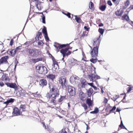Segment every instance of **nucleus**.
<instances>
[{
  "label": "nucleus",
  "instance_id": "nucleus-39",
  "mask_svg": "<svg viewBox=\"0 0 133 133\" xmlns=\"http://www.w3.org/2000/svg\"><path fill=\"white\" fill-rule=\"evenodd\" d=\"M42 60V58H37V59H34V62L36 63L38 62L39 61H41Z\"/></svg>",
  "mask_w": 133,
  "mask_h": 133
},
{
  "label": "nucleus",
  "instance_id": "nucleus-29",
  "mask_svg": "<svg viewBox=\"0 0 133 133\" xmlns=\"http://www.w3.org/2000/svg\"><path fill=\"white\" fill-rule=\"evenodd\" d=\"M124 12V10L123 9H120V10L118 11L117 13V15L118 16H121Z\"/></svg>",
  "mask_w": 133,
  "mask_h": 133
},
{
  "label": "nucleus",
  "instance_id": "nucleus-14",
  "mask_svg": "<svg viewBox=\"0 0 133 133\" xmlns=\"http://www.w3.org/2000/svg\"><path fill=\"white\" fill-rule=\"evenodd\" d=\"M5 84L7 85L8 87L14 88L15 89L17 88V85L15 83H5Z\"/></svg>",
  "mask_w": 133,
  "mask_h": 133
},
{
  "label": "nucleus",
  "instance_id": "nucleus-16",
  "mask_svg": "<svg viewBox=\"0 0 133 133\" xmlns=\"http://www.w3.org/2000/svg\"><path fill=\"white\" fill-rule=\"evenodd\" d=\"M72 47L70 46H69L67 48L64 49H62L60 51L61 52L62 54L63 57H64L65 55V54L66 53L68 50L69 49H71Z\"/></svg>",
  "mask_w": 133,
  "mask_h": 133
},
{
  "label": "nucleus",
  "instance_id": "nucleus-52",
  "mask_svg": "<svg viewBox=\"0 0 133 133\" xmlns=\"http://www.w3.org/2000/svg\"><path fill=\"white\" fill-rule=\"evenodd\" d=\"M61 133H67V132L66 131L65 129H64L62 130Z\"/></svg>",
  "mask_w": 133,
  "mask_h": 133
},
{
  "label": "nucleus",
  "instance_id": "nucleus-20",
  "mask_svg": "<svg viewBox=\"0 0 133 133\" xmlns=\"http://www.w3.org/2000/svg\"><path fill=\"white\" fill-rule=\"evenodd\" d=\"M47 78L49 79L53 80L55 78V76L52 74H49L46 76Z\"/></svg>",
  "mask_w": 133,
  "mask_h": 133
},
{
  "label": "nucleus",
  "instance_id": "nucleus-24",
  "mask_svg": "<svg viewBox=\"0 0 133 133\" xmlns=\"http://www.w3.org/2000/svg\"><path fill=\"white\" fill-rule=\"evenodd\" d=\"M88 95L89 97H90L93 92V90L91 88H90L87 91Z\"/></svg>",
  "mask_w": 133,
  "mask_h": 133
},
{
  "label": "nucleus",
  "instance_id": "nucleus-11",
  "mask_svg": "<svg viewBox=\"0 0 133 133\" xmlns=\"http://www.w3.org/2000/svg\"><path fill=\"white\" fill-rule=\"evenodd\" d=\"M49 87L52 92L58 90V89L56 86L51 83L49 84Z\"/></svg>",
  "mask_w": 133,
  "mask_h": 133
},
{
  "label": "nucleus",
  "instance_id": "nucleus-10",
  "mask_svg": "<svg viewBox=\"0 0 133 133\" xmlns=\"http://www.w3.org/2000/svg\"><path fill=\"white\" fill-rule=\"evenodd\" d=\"M77 60L73 58H71L68 59V63L71 65L73 66L77 63Z\"/></svg>",
  "mask_w": 133,
  "mask_h": 133
},
{
  "label": "nucleus",
  "instance_id": "nucleus-9",
  "mask_svg": "<svg viewBox=\"0 0 133 133\" xmlns=\"http://www.w3.org/2000/svg\"><path fill=\"white\" fill-rule=\"evenodd\" d=\"M9 58L8 56H5L2 57L0 59V64H6L8 63L7 59Z\"/></svg>",
  "mask_w": 133,
  "mask_h": 133
},
{
  "label": "nucleus",
  "instance_id": "nucleus-43",
  "mask_svg": "<svg viewBox=\"0 0 133 133\" xmlns=\"http://www.w3.org/2000/svg\"><path fill=\"white\" fill-rule=\"evenodd\" d=\"M38 44L39 45L42 46L44 44V43L42 41H39L38 42Z\"/></svg>",
  "mask_w": 133,
  "mask_h": 133
},
{
  "label": "nucleus",
  "instance_id": "nucleus-63",
  "mask_svg": "<svg viewBox=\"0 0 133 133\" xmlns=\"http://www.w3.org/2000/svg\"><path fill=\"white\" fill-rule=\"evenodd\" d=\"M92 87H93L95 90H97V87L94 85L92 86Z\"/></svg>",
  "mask_w": 133,
  "mask_h": 133
},
{
  "label": "nucleus",
  "instance_id": "nucleus-13",
  "mask_svg": "<svg viewBox=\"0 0 133 133\" xmlns=\"http://www.w3.org/2000/svg\"><path fill=\"white\" fill-rule=\"evenodd\" d=\"M54 46L57 49V50L58 51V50L61 48L66 46L65 44H62L60 45L58 43H55L54 45Z\"/></svg>",
  "mask_w": 133,
  "mask_h": 133
},
{
  "label": "nucleus",
  "instance_id": "nucleus-3",
  "mask_svg": "<svg viewBox=\"0 0 133 133\" xmlns=\"http://www.w3.org/2000/svg\"><path fill=\"white\" fill-rule=\"evenodd\" d=\"M88 76V79L91 81L92 82H96L97 80L100 78V77L96 75L95 70L92 71L91 74Z\"/></svg>",
  "mask_w": 133,
  "mask_h": 133
},
{
  "label": "nucleus",
  "instance_id": "nucleus-27",
  "mask_svg": "<svg viewBox=\"0 0 133 133\" xmlns=\"http://www.w3.org/2000/svg\"><path fill=\"white\" fill-rule=\"evenodd\" d=\"M42 34L41 32H38V34L37 35L36 37L35 38L36 40H39V38H41V36L42 35Z\"/></svg>",
  "mask_w": 133,
  "mask_h": 133
},
{
  "label": "nucleus",
  "instance_id": "nucleus-40",
  "mask_svg": "<svg viewBox=\"0 0 133 133\" xmlns=\"http://www.w3.org/2000/svg\"><path fill=\"white\" fill-rule=\"evenodd\" d=\"M98 31L101 34H103L104 32V30L103 29L99 28L98 29Z\"/></svg>",
  "mask_w": 133,
  "mask_h": 133
},
{
  "label": "nucleus",
  "instance_id": "nucleus-1",
  "mask_svg": "<svg viewBox=\"0 0 133 133\" xmlns=\"http://www.w3.org/2000/svg\"><path fill=\"white\" fill-rule=\"evenodd\" d=\"M26 52L29 56L36 57L39 54L40 51L35 48H29L27 50Z\"/></svg>",
  "mask_w": 133,
  "mask_h": 133
},
{
  "label": "nucleus",
  "instance_id": "nucleus-22",
  "mask_svg": "<svg viewBox=\"0 0 133 133\" xmlns=\"http://www.w3.org/2000/svg\"><path fill=\"white\" fill-rule=\"evenodd\" d=\"M1 79L2 81H9V78L8 76L5 74H3L1 78Z\"/></svg>",
  "mask_w": 133,
  "mask_h": 133
},
{
  "label": "nucleus",
  "instance_id": "nucleus-25",
  "mask_svg": "<svg viewBox=\"0 0 133 133\" xmlns=\"http://www.w3.org/2000/svg\"><path fill=\"white\" fill-rule=\"evenodd\" d=\"M89 107L91 106L92 101L90 98H88L86 101Z\"/></svg>",
  "mask_w": 133,
  "mask_h": 133
},
{
  "label": "nucleus",
  "instance_id": "nucleus-33",
  "mask_svg": "<svg viewBox=\"0 0 133 133\" xmlns=\"http://www.w3.org/2000/svg\"><path fill=\"white\" fill-rule=\"evenodd\" d=\"M99 112V110L98 108H96L95 110L91 112L90 113L91 114H96L97 113Z\"/></svg>",
  "mask_w": 133,
  "mask_h": 133
},
{
  "label": "nucleus",
  "instance_id": "nucleus-57",
  "mask_svg": "<svg viewBox=\"0 0 133 133\" xmlns=\"http://www.w3.org/2000/svg\"><path fill=\"white\" fill-rule=\"evenodd\" d=\"M88 85H90L92 87V86H93V83H88Z\"/></svg>",
  "mask_w": 133,
  "mask_h": 133
},
{
  "label": "nucleus",
  "instance_id": "nucleus-34",
  "mask_svg": "<svg viewBox=\"0 0 133 133\" xmlns=\"http://www.w3.org/2000/svg\"><path fill=\"white\" fill-rule=\"evenodd\" d=\"M81 84L82 87L83 88L84 87L85 85L86 84V81L85 79H83L81 81Z\"/></svg>",
  "mask_w": 133,
  "mask_h": 133
},
{
  "label": "nucleus",
  "instance_id": "nucleus-5",
  "mask_svg": "<svg viewBox=\"0 0 133 133\" xmlns=\"http://www.w3.org/2000/svg\"><path fill=\"white\" fill-rule=\"evenodd\" d=\"M97 43V45L96 46L94 47L92 50L91 51L90 54L91 56L92 57H95L98 54V45L99 43L97 41L96 42Z\"/></svg>",
  "mask_w": 133,
  "mask_h": 133
},
{
  "label": "nucleus",
  "instance_id": "nucleus-45",
  "mask_svg": "<svg viewBox=\"0 0 133 133\" xmlns=\"http://www.w3.org/2000/svg\"><path fill=\"white\" fill-rule=\"evenodd\" d=\"M91 62L93 63H95L96 62L97 60L96 59L92 58L90 60Z\"/></svg>",
  "mask_w": 133,
  "mask_h": 133
},
{
  "label": "nucleus",
  "instance_id": "nucleus-47",
  "mask_svg": "<svg viewBox=\"0 0 133 133\" xmlns=\"http://www.w3.org/2000/svg\"><path fill=\"white\" fill-rule=\"evenodd\" d=\"M44 37L45 38V39L47 41H48L49 40V38L48 36V34H45L44 35Z\"/></svg>",
  "mask_w": 133,
  "mask_h": 133
},
{
  "label": "nucleus",
  "instance_id": "nucleus-51",
  "mask_svg": "<svg viewBox=\"0 0 133 133\" xmlns=\"http://www.w3.org/2000/svg\"><path fill=\"white\" fill-rule=\"evenodd\" d=\"M127 92H128L132 90V88L131 87H129L127 88Z\"/></svg>",
  "mask_w": 133,
  "mask_h": 133
},
{
  "label": "nucleus",
  "instance_id": "nucleus-55",
  "mask_svg": "<svg viewBox=\"0 0 133 133\" xmlns=\"http://www.w3.org/2000/svg\"><path fill=\"white\" fill-rule=\"evenodd\" d=\"M13 43H14L13 40V39L11 40L10 42V45L12 46L13 45Z\"/></svg>",
  "mask_w": 133,
  "mask_h": 133
},
{
  "label": "nucleus",
  "instance_id": "nucleus-41",
  "mask_svg": "<svg viewBox=\"0 0 133 133\" xmlns=\"http://www.w3.org/2000/svg\"><path fill=\"white\" fill-rule=\"evenodd\" d=\"M119 126L121 128H122L125 129H127L123 125L122 122V121H121V124Z\"/></svg>",
  "mask_w": 133,
  "mask_h": 133
},
{
  "label": "nucleus",
  "instance_id": "nucleus-6",
  "mask_svg": "<svg viewBox=\"0 0 133 133\" xmlns=\"http://www.w3.org/2000/svg\"><path fill=\"white\" fill-rule=\"evenodd\" d=\"M70 83L73 85L77 84L80 80L79 78L76 76H71L70 78Z\"/></svg>",
  "mask_w": 133,
  "mask_h": 133
},
{
  "label": "nucleus",
  "instance_id": "nucleus-30",
  "mask_svg": "<svg viewBox=\"0 0 133 133\" xmlns=\"http://www.w3.org/2000/svg\"><path fill=\"white\" fill-rule=\"evenodd\" d=\"M89 8L91 10H93L94 9V4L91 2H90L89 4Z\"/></svg>",
  "mask_w": 133,
  "mask_h": 133
},
{
  "label": "nucleus",
  "instance_id": "nucleus-37",
  "mask_svg": "<svg viewBox=\"0 0 133 133\" xmlns=\"http://www.w3.org/2000/svg\"><path fill=\"white\" fill-rule=\"evenodd\" d=\"M42 32L44 35L47 34L46 28L45 27L42 29Z\"/></svg>",
  "mask_w": 133,
  "mask_h": 133
},
{
  "label": "nucleus",
  "instance_id": "nucleus-46",
  "mask_svg": "<svg viewBox=\"0 0 133 133\" xmlns=\"http://www.w3.org/2000/svg\"><path fill=\"white\" fill-rule=\"evenodd\" d=\"M63 13L67 16L69 18L71 17L70 16V14L68 12L67 14H66L64 12H63Z\"/></svg>",
  "mask_w": 133,
  "mask_h": 133
},
{
  "label": "nucleus",
  "instance_id": "nucleus-32",
  "mask_svg": "<svg viewBox=\"0 0 133 133\" xmlns=\"http://www.w3.org/2000/svg\"><path fill=\"white\" fill-rule=\"evenodd\" d=\"M106 7V5H103L99 7V9L101 11H103L105 10Z\"/></svg>",
  "mask_w": 133,
  "mask_h": 133
},
{
  "label": "nucleus",
  "instance_id": "nucleus-42",
  "mask_svg": "<svg viewBox=\"0 0 133 133\" xmlns=\"http://www.w3.org/2000/svg\"><path fill=\"white\" fill-rule=\"evenodd\" d=\"M82 106L84 108L85 110H86L87 108V105L85 103H82Z\"/></svg>",
  "mask_w": 133,
  "mask_h": 133
},
{
  "label": "nucleus",
  "instance_id": "nucleus-64",
  "mask_svg": "<svg viewBox=\"0 0 133 133\" xmlns=\"http://www.w3.org/2000/svg\"><path fill=\"white\" fill-rule=\"evenodd\" d=\"M121 110V109L120 108H117V112H119Z\"/></svg>",
  "mask_w": 133,
  "mask_h": 133
},
{
  "label": "nucleus",
  "instance_id": "nucleus-48",
  "mask_svg": "<svg viewBox=\"0 0 133 133\" xmlns=\"http://www.w3.org/2000/svg\"><path fill=\"white\" fill-rule=\"evenodd\" d=\"M42 22L43 23L45 24V16H43L42 18Z\"/></svg>",
  "mask_w": 133,
  "mask_h": 133
},
{
  "label": "nucleus",
  "instance_id": "nucleus-19",
  "mask_svg": "<svg viewBox=\"0 0 133 133\" xmlns=\"http://www.w3.org/2000/svg\"><path fill=\"white\" fill-rule=\"evenodd\" d=\"M39 83L41 86H43L46 85L47 82L46 80L44 79H42L40 80Z\"/></svg>",
  "mask_w": 133,
  "mask_h": 133
},
{
  "label": "nucleus",
  "instance_id": "nucleus-28",
  "mask_svg": "<svg viewBox=\"0 0 133 133\" xmlns=\"http://www.w3.org/2000/svg\"><path fill=\"white\" fill-rule=\"evenodd\" d=\"M101 36V35H100L99 37V38H97V40L95 41H94V43H93V45L95 46V47L97 45V43H96L98 41V42L99 44L98 45V46L99 45V39L100 38V37Z\"/></svg>",
  "mask_w": 133,
  "mask_h": 133
},
{
  "label": "nucleus",
  "instance_id": "nucleus-7",
  "mask_svg": "<svg viewBox=\"0 0 133 133\" xmlns=\"http://www.w3.org/2000/svg\"><path fill=\"white\" fill-rule=\"evenodd\" d=\"M68 91L71 96H74L75 95L76 89L75 88L70 86H69L68 87Z\"/></svg>",
  "mask_w": 133,
  "mask_h": 133
},
{
  "label": "nucleus",
  "instance_id": "nucleus-36",
  "mask_svg": "<svg viewBox=\"0 0 133 133\" xmlns=\"http://www.w3.org/2000/svg\"><path fill=\"white\" fill-rule=\"evenodd\" d=\"M86 32V31L83 32V34L81 35L80 37L81 38H84L85 36H87L88 35L87 34H85Z\"/></svg>",
  "mask_w": 133,
  "mask_h": 133
},
{
  "label": "nucleus",
  "instance_id": "nucleus-53",
  "mask_svg": "<svg viewBox=\"0 0 133 133\" xmlns=\"http://www.w3.org/2000/svg\"><path fill=\"white\" fill-rule=\"evenodd\" d=\"M108 4L110 6H111L112 5V4L110 0H109L108 1Z\"/></svg>",
  "mask_w": 133,
  "mask_h": 133
},
{
  "label": "nucleus",
  "instance_id": "nucleus-60",
  "mask_svg": "<svg viewBox=\"0 0 133 133\" xmlns=\"http://www.w3.org/2000/svg\"><path fill=\"white\" fill-rule=\"evenodd\" d=\"M42 124L43 127L45 128V129H46V128L45 123L44 122H42Z\"/></svg>",
  "mask_w": 133,
  "mask_h": 133
},
{
  "label": "nucleus",
  "instance_id": "nucleus-23",
  "mask_svg": "<svg viewBox=\"0 0 133 133\" xmlns=\"http://www.w3.org/2000/svg\"><path fill=\"white\" fill-rule=\"evenodd\" d=\"M14 99L12 98H10V99H8L4 103V104H6V105L7 106L9 103H12L14 102Z\"/></svg>",
  "mask_w": 133,
  "mask_h": 133
},
{
  "label": "nucleus",
  "instance_id": "nucleus-2",
  "mask_svg": "<svg viewBox=\"0 0 133 133\" xmlns=\"http://www.w3.org/2000/svg\"><path fill=\"white\" fill-rule=\"evenodd\" d=\"M51 93V95L48 93L47 94L46 96L48 98L51 99V102L54 103L56 102L55 99L58 97L59 94L58 90L52 92Z\"/></svg>",
  "mask_w": 133,
  "mask_h": 133
},
{
  "label": "nucleus",
  "instance_id": "nucleus-44",
  "mask_svg": "<svg viewBox=\"0 0 133 133\" xmlns=\"http://www.w3.org/2000/svg\"><path fill=\"white\" fill-rule=\"evenodd\" d=\"M21 47L19 46L18 47H17L16 48V49H14V50L15 51V52L16 53L17 51H18L19 50H20L21 49Z\"/></svg>",
  "mask_w": 133,
  "mask_h": 133
},
{
  "label": "nucleus",
  "instance_id": "nucleus-35",
  "mask_svg": "<svg viewBox=\"0 0 133 133\" xmlns=\"http://www.w3.org/2000/svg\"><path fill=\"white\" fill-rule=\"evenodd\" d=\"M76 17L75 18V19L78 23H80L81 21V20L80 18L78 17H77V16H75Z\"/></svg>",
  "mask_w": 133,
  "mask_h": 133
},
{
  "label": "nucleus",
  "instance_id": "nucleus-8",
  "mask_svg": "<svg viewBox=\"0 0 133 133\" xmlns=\"http://www.w3.org/2000/svg\"><path fill=\"white\" fill-rule=\"evenodd\" d=\"M66 79L65 76H62L59 78V83L63 87L66 86Z\"/></svg>",
  "mask_w": 133,
  "mask_h": 133
},
{
  "label": "nucleus",
  "instance_id": "nucleus-18",
  "mask_svg": "<svg viewBox=\"0 0 133 133\" xmlns=\"http://www.w3.org/2000/svg\"><path fill=\"white\" fill-rule=\"evenodd\" d=\"M25 94V92L23 90H21L17 93V96H24Z\"/></svg>",
  "mask_w": 133,
  "mask_h": 133
},
{
  "label": "nucleus",
  "instance_id": "nucleus-26",
  "mask_svg": "<svg viewBox=\"0 0 133 133\" xmlns=\"http://www.w3.org/2000/svg\"><path fill=\"white\" fill-rule=\"evenodd\" d=\"M130 2L129 0H127L125 3V5L123 7V9L126 8L129 5Z\"/></svg>",
  "mask_w": 133,
  "mask_h": 133
},
{
  "label": "nucleus",
  "instance_id": "nucleus-4",
  "mask_svg": "<svg viewBox=\"0 0 133 133\" xmlns=\"http://www.w3.org/2000/svg\"><path fill=\"white\" fill-rule=\"evenodd\" d=\"M36 69L37 71L40 74H45L47 72L46 68L43 66H41L39 65L37 66L36 67Z\"/></svg>",
  "mask_w": 133,
  "mask_h": 133
},
{
  "label": "nucleus",
  "instance_id": "nucleus-31",
  "mask_svg": "<svg viewBox=\"0 0 133 133\" xmlns=\"http://www.w3.org/2000/svg\"><path fill=\"white\" fill-rule=\"evenodd\" d=\"M16 53L15 51L14 50V49L11 50L9 51V53H8L11 56H14Z\"/></svg>",
  "mask_w": 133,
  "mask_h": 133
},
{
  "label": "nucleus",
  "instance_id": "nucleus-59",
  "mask_svg": "<svg viewBox=\"0 0 133 133\" xmlns=\"http://www.w3.org/2000/svg\"><path fill=\"white\" fill-rule=\"evenodd\" d=\"M4 85V84L3 82H0V86L1 87H3Z\"/></svg>",
  "mask_w": 133,
  "mask_h": 133
},
{
  "label": "nucleus",
  "instance_id": "nucleus-21",
  "mask_svg": "<svg viewBox=\"0 0 133 133\" xmlns=\"http://www.w3.org/2000/svg\"><path fill=\"white\" fill-rule=\"evenodd\" d=\"M122 20H125L128 21L129 20V18L127 15L125 14L122 16Z\"/></svg>",
  "mask_w": 133,
  "mask_h": 133
},
{
  "label": "nucleus",
  "instance_id": "nucleus-56",
  "mask_svg": "<svg viewBox=\"0 0 133 133\" xmlns=\"http://www.w3.org/2000/svg\"><path fill=\"white\" fill-rule=\"evenodd\" d=\"M84 28V29L86 30L87 31H88L89 30V28H87L86 26H85Z\"/></svg>",
  "mask_w": 133,
  "mask_h": 133
},
{
  "label": "nucleus",
  "instance_id": "nucleus-15",
  "mask_svg": "<svg viewBox=\"0 0 133 133\" xmlns=\"http://www.w3.org/2000/svg\"><path fill=\"white\" fill-rule=\"evenodd\" d=\"M53 64L52 65L53 67L52 69L53 70L56 71V70H58L59 69L58 65L56 61L53 60Z\"/></svg>",
  "mask_w": 133,
  "mask_h": 133
},
{
  "label": "nucleus",
  "instance_id": "nucleus-54",
  "mask_svg": "<svg viewBox=\"0 0 133 133\" xmlns=\"http://www.w3.org/2000/svg\"><path fill=\"white\" fill-rule=\"evenodd\" d=\"M116 109V107L115 106H114L112 109L110 111V112H111L113 111L114 110H115Z\"/></svg>",
  "mask_w": 133,
  "mask_h": 133
},
{
  "label": "nucleus",
  "instance_id": "nucleus-50",
  "mask_svg": "<svg viewBox=\"0 0 133 133\" xmlns=\"http://www.w3.org/2000/svg\"><path fill=\"white\" fill-rule=\"evenodd\" d=\"M108 99L107 98H105L104 99V100L103 101V103L105 105L107 104V103L108 102Z\"/></svg>",
  "mask_w": 133,
  "mask_h": 133
},
{
  "label": "nucleus",
  "instance_id": "nucleus-49",
  "mask_svg": "<svg viewBox=\"0 0 133 133\" xmlns=\"http://www.w3.org/2000/svg\"><path fill=\"white\" fill-rule=\"evenodd\" d=\"M34 94V97H39L40 96V95L39 94Z\"/></svg>",
  "mask_w": 133,
  "mask_h": 133
},
{
  "label": "nucleus",
  "instance_id": "nucleus-61",
  "mask_svg": "<svg viewBox=\"0 0 133 133\" xmlns=\"http://www.w3.org/2000/svg\"><path fill=\"white\" fill-rule=\"evenodd\" d=\"M21 107L23 109H25V106L24 105H21Z\"/></svg>",
  "mask_w": 133,
  "mask_h": 133
},
{
  "label": "nucleus",
  "instance_id": "nucleus-38",
  "mask_svg": "<svg viewBox=\"0 0 133 133\" xmlns=\"http://www.w3.org/2000/svg\"><path fill=\"white\" fill-rule=\"evenodd\" d=\"M65 98V97L64 96H61V98L58 99V102H62Z\"/></svg>",
  "mask_w": 133,
  "mask_h": 133
},
{
  "label": "nucleus",
  "instance_id": "nucleus-17",
  "mask_svg": "<svg viewBox=\"0 0 133 133\" xmlns=\"http://www.w3.org/2000/svg\"><path fill=\"white\" fill-rule=\"evenodd\" d=\"M79 97L82 100L84 101L85 99V95L82 91H80L79 94Z\"/></svg>",
  "mask_w": 133,
  "mask_h": 133
},
{
  "label": "nucleus",
  "instance_id": "nucleus-62",
  "mask_svg": "<svg viewBox=\"0 0 133 133\" xmlns=\"http://www.w3.org/2000/svg\"><path fill=\"white\" fill-rule=\"evenodd\" d=\"M17 63H15V68H14V70H15V71L16 70V66H17Z\"/></svg>",
  "mask_w": 133,
  "mask_h": 133
},
{
  "label": "nucleus",
  "instance_id": "nucleus-58",
  "mask_svg": "<svg viewBox=\"0 0 133 133\" xmlns=\"http://www.w3.org/2000/svg\"><path fill=\"white\" fill-rule=\"evenodd\" d=\"M71 52L70 51H68V52H67V53H66L65 54H66V55H67V56H68V55H70L71 54Z\"/></svg>",
  "mask_w": 133,
  "mask_h": 133
},
{
  "label": "nucleus",
  "instance_id": "nucleus-12",
  "mask_svg": "<svg viewBox=\"0 0 133 133\" xmlns=\"http://www.w3.org/2000/svg\"><path fill=\"white\" fill-rule=\"evenodd\" d=\"M12 114L14 116H18L21 114V113L18 109L16 107H15L14 109Z\"/></svg>",
  "mask_w": 133,
  "mask_h": 133
}]
</instances>
